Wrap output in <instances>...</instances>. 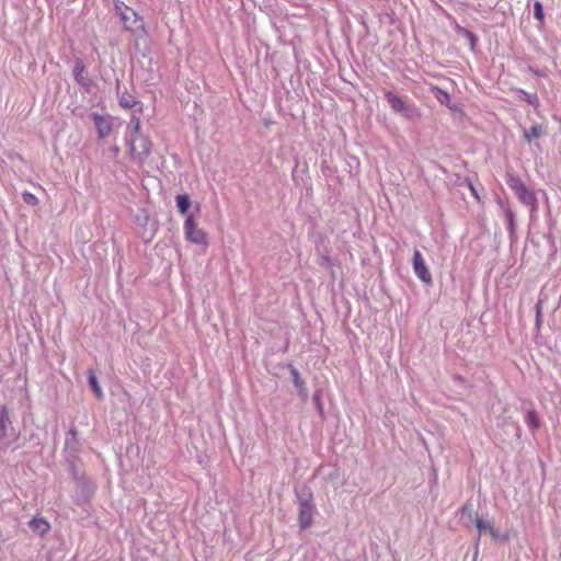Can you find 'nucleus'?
I'll return each mask as SVG.
<instances>
[{"instance_id":"obj_14","label":"nucleus","mask_w":561,"mask_h":561,"mask_svg":"<svg viewBox=\"0 0 561 561\" xmlns=\"http://www.w3.org/2000/svg\"><path fill=\"white\" fill-rule=\"evenodd\" d=\"M432 91L434 92L435 98L437 99V101L440 104L449 106L450 95L446 91H444L437 87H433Z\"/></svg>"},{"instance_id":"obj_27","label":"nucleus","mask_w":561,"mask_h":561,"mask_svg":"<svg viewBox=\"0 0 561 561\" xmlns=\"http://www.w3.org/2000/svg\"><path fill=\"white\" fill-rule=\"evenodd\" d=\"M291 376H293V379H294V382L296 386L302 385V380L300 379V375L297 371V369H295V368L291 369Z\"/></svg>"},{"instance_id":"obj_18","label":"nucleus","mask_w":561,"mask_h":561,"mask_svg":"<svg viewBox=\"0 0 561 561\" xmlns=\"http://www.w3.org/2000/svg\"><path fill=\"white\" fill-rule=\"evenodd\" d=\"M9 417L7 414L2 413L0 415V440H2L7 435Z\"/></svg>"},{"instance_id":"obj_12","label":"nucleus","mask_w":561,"mask_h":561,"mask_svg":"<svg viewBox=\"0 0 561 561\" xmlns=\"http://www.w3.org/2000/svg\"><path fill=\"white\" fill-rule=\"evenodd\" d=\"M176 206L181 215H185L191 206L190 197L185 194L176 196Z\"/></svg>"},{"instance_id":"obj_13","label":"nucleus","mask_w":561,"mask_h":561,"mask_svg":"<svg viewBox=\"0 0 561 561\" xmlns=\"http://www.w3.org/2000/svg\"><path fill=\"white\" fill-rule=\"evenodd\" d=\"M89 385L90 387L92 388L95 397L99 399V400H102L104 394H103V391L99 385V381H98V378L96 376L94 375V373L90 371L89 374Z\"/></svg>"},{"instance_id":"obj_16","label":"nucleus","mask_w":561,"mask_h":561,"mask_svg":"<svg viewBox=\"0 0 561 561\" xmlns=\"http://www.w3.org/2000/svg\"><path fill=\"white\" fill-rule=\"evenodd\" d=\"M458 32L469 41L470 48L471 50H473L477 44V36L472 32L463 27H458Z\"/></svg>"},{"instance_id":"obj_3","label":"nucleus","mask_w":561,"mask_h":561,"mask_svg":"<svg viewBox=\"0 0 561 561\" xmlns=\"http://www.w3.org/2000/svg\"><path fill=\"white\" fill-rule=\"evenodd\" d=\"M312 494L308 493L305 499L299 500L298 522L301 529H307L312 524L313 517Z\"/></svg>"},{"instance_id":"obj_4","label":"nucleus","mask_w":561,"mask_h":561,"mask_svg":"<svg viewBox=\"0 0 561 561\" xmlns=\"http://www.w3.org/2000/svg\"><path fill=\"white\" fill-rule=\"evenodd\" d=\"M413 270L415 275L425 284L430 285L432 284V274L425 263V260L423 259L421 252L419 250H415L413 253Z\"/></svg>"},{"instance_id":"obj_29","label":"nucleus","mask_w":561,"mask_h":561,"mask_svg":"<svg viewBox=\"0 0 561 561\" xmlns=\"http://www.w3.org/2000/svg\"><path fill=\"white\" fill-rule=\"evenodd\" d=\"M540 309L537 310V322H539Z\"/></svg>"},{"instance_id":"obj_22","label":"nucleus","mask_w":561,"mask_h":561,"mask_svg":"<svg viewBox=\"0 0 561 561\" xmlns=\"http://www.w3.org/2000/svg\"><path fill=\"white\" fill-rule=\"evenodd\" d=\"M476 526H477V528H478V530H479L480 533H481L482 530H488V531H489V530H490V527H492V525H491L490 523L484 522V520H482V519H480V518H478V519L476 520Z\"/></svg>"},{"instance_id":"obj_21","label":"nucleus","mask_w":561,"mask_h":561,"mask_svg":"<svg viewBox=\"0 0 561 561\" xmlns=\"http://www.w3.org/2000/svg\"><path fill=\"white\" fill-rule=\"evenodd\" d=\"M22 197L27 205L36 206L38 204V198L30 192H24Z\"/></svg>"},{"instance_id":"obj_15","label":"nucleus","mask_w":561,"mask_h":561,"mask_svg":"<svg viewBox=\"0 0 561 561\" xmlns=\"http://www.w3.org/2000/svg\"><path fill=\"white\" fill-rule=\"evenodd\" d=\"M84 71V64L82 61H79L73 69V77L79 84H85L83 77Z\"/></svg>"},{"instance_id":"obj_20","label":"nucleus","mask_w":561,"mask_h":561,"mask_svg":"<svg viewBox=\"0 0 561 561\" xmlns=\"http://www.w3.org/2000/svg\"><path fill=\"white\" fill-rule=\"evenodd\" d=\"M526 423L531 426L533 428H537L539 423H538V417H537V414L536 412L534 411H530L527 413L526 415Z\"/></svg>"},{"instance_id":"obj_2","label":"nucleus","mask_w":561,"mask_h":561,"mask_svg":"<svg viewBox=\"0 0 561 561\" xmlns=\"http://www.w3.org/2000/svg\"><path fill=\"white\" fill-rule=\"evenodd\" d=\"M151 151V141L141 135L131 136L130 157L137 163L142 164Z\"/></svg>"},{"instance_id":"obj_17","label":"nucleus","mask_w":561,"mask_h":561,"mask_svg":"<svg viewBox=\"0 0 561 561\" xmlns=\"http://www.w3.org/2000/svg\"><path fill=\"white\" fill-rule=\"evenodd\" d=\"M534 15L540 24H543V22H545L543 8H542L541 2H539V1H536L534 3Z\"/></svg>"},{"instance_id":"obj_23","label":"nucleus","mask_w":561,"mask_h":561,"mask_svg":"<svg viewBox=\"0 0 561 561\" xmlns=\"http://www.w3.org/2000/svg\"><path fill=\"white\" fill-rule=\"evenodd\" d=\"M531 106H534L535 108L539 107V99L537 96V94H526V99H525Z\"/></svg>"},{"instance_id":"obj_11","label":"nucleus","mask_w":561,"mask_h":561,"mask_svg":"<svg viewBox=\"0 0 561 561\" xmlns=\"http://www.w3.org/2000/svg\"><path fill=\"white\" fill-rule=\"evenodd\" d=\"M506 184L513 192L518 191L522 186L525 185L518 175L510 172L506 174Z\"/></svg>"},{"instance_id":"obj_25","label":"nucleus","mask_w":561,"mask_h":561,"mask_svg":"<svg viewBox=\"0 0 561 561\" xmlns=\"http://www.w3.org/2000/svg\"><path fill=\"white\" fill-rule=\"evenodd\" d=\"M130 123H131L134 131H135L134 136L140 135V119H139V117L133 116L131 119H130Z\"/></svg>"},{"instance_id":"obj_24","label":"nucleus","mask_w":561,"mask_h":561,"mask_svg":"<svg viewBox=\"0 0 561 561\" xmlns=\"http://www.w3.org/2000/svg\"><path fill=\"white\" fill-rule=\"evenodd\" d=\"M128 9L130 8L126 5L123 1H115V11L118 15L126 12Z\"/></svg>"},{"instance_id":"obj_7","label":"nucleus","mask_w":561,"mask_h":561,"mask_svg":"<svg viewBox=\"0 0 561 561\" xmlns=\"http://www.w3.org/2000/svg\"><path fill=\"white\" fill-rule=\"evenodd\" d=\"M119 19H121L124 27L128 31L135 30V27L137 26V24L140 21L138 14L131 8L128 9L126 12L122 13L119 15Z\"/></svg>"},{"instance_id":"obj_8","label":"nucleus","mask_w":561,"mask_h":561,"mask_svg":"<svg viewBox=\"0 0 561 561\" xmlns=\"http://www.w3.org/2000/svg\"><path fill=\"white\" fill-rule=\"evenodd\" d=\"M520 203L534 207L537 198L534 191L529 190L526 185L522 186L518 191L514 192Z\"/></svg>"},{"instance_id":"obj_26","label":"nucleus","mask_w":561,"mask_h":561,"mask_svg":"<svg viewBox=\"0 0 561 561\" xmlns=\"http://www.w3.org/2000/svg\"><path fill=\"white\" fill-rule=\"evenodd\" d=\"M489 534L491 535V537L494 539V540H499V539H505L507 540L508 539V536L507 535H501L496 529H494V527H490V530H489Z\"/></svg>"},{"instance_id":"obj_28","label":"nucleus","mask_w":561,"mask_h":561,"mask_svg":"<svg viewBox=\"0 0 561 561\" xmlns=\"http://www.w3.org/2000/svg\"><path fill=\"white\" fill-rule=\"evenodd\" d=\"M469 188H470V192L472 193V195H473L477 199H479V195H478V193H477V191H476L474 186H473L472 184H470V185H469Z\"/></svg>"},{"instance_id":"obj_6","label":"nucleus","mask_w":561,"mask_h":561,"mask_svg":"<svg viewBox=\"0 0 561 561\" xmlns=\"http://www.w3.org/2000/svg\"><path fill=\"white\" fill-rule=\"evenodd\" d=\"M92 119L96 127L99 138L103 139L111 134L112 121L108 116L95 113L92 115Z\"/></svg>"},{"instance_id":"obj_1","label":"nucleus","mask_w":561,"mask_h":561,"mask_svg":"<svg viewBox=\"0 0 561 561\" xmlns=\"http://www.w3.org/2000/svg\"><path fill=\"white\" fill-rule=\"evenodd\" d=\"M185 239L194 244L208 245V237L204 229L199 228L192 215L186 216L184 221Z\"/></svg>"},{"instance_id":"obj_10","label":"nucleus","mask_w":561,"mask_h":561,"mask_svg":"<svg viewBox=\"0 0 561 561\" xmlns=\"http://www.w3.org/2000/svg\"><path fill=\"white\" fill-rule=\"evenodd\" d=\"M30 526L33 529V531H35L42 536L46 535L50 529L49 523L45 518H42V517L41 518L34 517L30 522Z\"/></svg>"},{"instance_id":"obj_9","label":"nucleus","mask_w":561,"mask_h":561,"mask_svg":"<svg viewBox=\"0 0 561 561\" xmlns=\"http://www.w3.org/2000/svg\"><path fill=\"white\" fill-rule=\"evenodd\" d=\"M545 134V127L541 124H535L529 129L524 130L523 137L526 142L540 138Z\"/></svg>"},{"instance_id":"obj_19","label":"nucleus","mask_w":561,"mask_h":561,"mask_svg":"<svg viewBox=\"0 0 561 561\" xmlns=\"http://www.w3.org/2000/svg\"><path fill=\"white\" fill-rule=\"evenodd\" d=\"M136 104H137V101L131 96H128V98L122 96L119 99V105L124 108H133Z\"/></svg>"},{"instance_id":"obj_5","label":"nucleus","mask_w":561,"mask_h":561,"mask_svg":"<svg viewBox=\"0 0 561 561\" xmlns=\"http://www.w3.org/2000/svg\"><path fill=\"white\" fill-rule=\"evenodd\" d=\"M385 96H386L390 107L392 108V111H394L396 113H401V114L405 115L407 117H411L409 112L412 108L400 96L396 95L391 91H387L385 93Z\"/></svg>"}]
</instances>
